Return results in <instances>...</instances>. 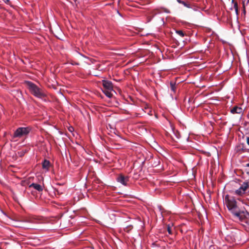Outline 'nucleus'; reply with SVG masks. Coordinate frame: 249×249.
Here are the masks:
<instances>
[{
	"label": "nucleus",
	"mask_w": 249,
	"mask_h": 249,
	"mask_svg": "<svg viewBox=\"0 0 249 249\" xmlns=\"http://www.w3.org/2000/svg\"><path fill=\"white\" fill-rule=\"evenodd\" d=\"M225 203L229 210L238 218L246 231H249V213L246 210H238L236 200L234 198H229L228 196L225 197Z\"/></svg>",
	"instance_id": "nucleus-1"
},
{
	"label": "nucleus",
	"mask_w": 249,
	"mask_h": 249,
	"mask_svg": "<svg viewBox=\"0 0 249 249\" xmlns=\"http://www.w3.org/2000/svg\"><path fill=\"white\" fill-rule=\"evenodd\" d=\"M26 83L29 91L35 97L43 99L47 96L45 91L39 88L35 84L29 81L27 82Z\"/></svg>",
	"instance_id": "nucleus-2"
},
{
	"label": "nucleus",
	"mask_w": 249,
	"mask_h": 249,
	"mask_svg": "<svg viewBox=\"0 0 249 249\" xmlns=\"http://www.w3.org/2000/svg\"><path fill=\"white\" fill-rule=\"evenodd\" d=\"M32 128L30 126L20 127L17 128L14 132L12 136V139L16 141L15 139L17 138H21L22 137H26L31 131Z\"/></svg>",
	"instance_id": "nucleus-3"
},
{
	"label": "nucleus",
	"mask_w": 249,
	"mask_h": 249,
	"mask_svg": "<svg viewBox=\"0 0 249 249\" xmlns=\"http://www.w3.org/2000/svg\"><path fill=\"white\" fill-rule=\"evenodd\" d=\"M249 188V182L245 181L240 187L234 191L233 194L238 196H242L246 194L247 189Z\"/></svg>",
	"instance_id": "nucleus-4"
},
{
	"label": "nucleus",
	"mask_w": 249,
	"mask_h": 249,
	"mask_svg": "<svg viewBox=\"0 0 249 249\" xmlns=\"http://www.w3.org/2000/svg\"><path fill=\"white\" fill-rule=\"evenodd\" d=\"M129 178L128 176H125L122 174H120L117 178V181L122 184L126 186L129 181Z\"/></svg>",
	"instance_id": "nucleus-5"
},
{
	"label": "nucleus",
	"mask_w": 249,
	"mask_h": 249,
	"mask_svg": "<svg viewBox=\"0 0 249 249\" xmlns=\"http://www.w3.org/2000/svg\"><path fill=\"white\" fill-rule=\"evenodd\" d=\"M102 84L105 89L113 90V85L111 82L103 80Z\"/></svg>",
	"instance_id": "nucleus-6"
},
{
	"label": "nucleus",
	"mask_w": 249,
	"mask_h": 249,
	"mask_svg": "<svg viewBox=\"0 0 249 249\" xmlns=\"http://www.w3.org/2000/svg\"><path fill=\"white\" fill-rule=\"evenodd\" d=\"M231 112L232 114H241L243 112V109L238 106H234L231 109Z\"/></svg>",
	"instance_id": "nucleus-7"
},
{
	"label": "nucleus",
	"mask_w": 249,
	"mask_h": 249,
	"mask_svg": "<svg viewBox=\"0 0 249 249\" xmlns=\"http://www.w3.org/2000/svg\"><path fill=\"white\" fill-rule=\"evenodd\" d=\"M30 188L33 187L35 190L38 191V192H41L43 190V187L37 183H33L30 184L29 186Z\"/></svg>",
	"instance_id": "nucleus-8"
},
{
	"label": "nucleus",
	"mask_w": 249,
	"mask_h": 249,
	"mask_svg": "<svg viewBox=\"0 0 249 249\" xmlns=\"http://www.w3.org/2000/svg\"><path fill=\"white\" fill-rule=\"evenodd\" d=\"M232 234V236H233L234 237V241L235 242H239L241 240V232L240 231H238L237 232H235V233H233L232 232L231 233Z\"/></svg>",
	"instance_id": "nucleus-9"
},
{
	"label": "nucleus",
	"mask_w": 249,
	"mask_h": 249,
	"mask_svg": "<svg viewBox=\"0 0 249 249\" xmlns=\"http://www.w3.org/2000/svg\"><path fill=\"white\" fill-rule=\"evenodd\" d=\"M42 165L43 169H46L47 171H48L50 166V162L47 160H45L43 161Z\"/></svg>",
	"instance_id": "nucleus-10"
},
{
	"label": "nucleus",
	"mask_w": 249,
	"mask_h": 249,
	"mask_svg": "<svg viewBox=\"0 0 249 249\" xmlns=\"http://www.w3.org/2000/svg\"><path fill=\"white\" fill-rule=\"evenodd\" d=\"M177 1L180 4H183L185 7H186L187 8H190V4L188 3L187 2H186L184 1L181 0H177Z\"/></svg>",
	"instance_id": "nucleus-11"
},
{
	"label": "nucleus",
	"mask_w": 249,
	"mask_h": 249,
	"mask_svg": "<svg viewBox=\"0 0 249 249\" xmlns=\"http://www.w3.org/2000/svg\"><path fill=\"white\" fill-rule=\"evenodd\" d=\"M112 90L105 89L104 92L107 96L110 98L112 96V94L111 93Z\"/></svg>",
	"instance_id": "nucleus-12"
},
{
	"label": "nucleus",
	"mask_w": 249,
	"mask_h": 249,
	"mask_svg": "<svg viewBox=\"0 0 249 249\" xmlns=\"http://www.w3.org/2000/svg\"><path fill=\"white\" fill-rule=\"evenodd\" d=\"M170 87H171V89L173 91V92H175L176 91V85H175V84L173 82H170Z\"/></svg>",
	"instance_id": "nucleus-13"
},
{
	"label": "nucleus",
	"mask_w": 249,
	"mask_h": 249,
	"mask_svg": "<svg viewBox=\"0 0 249 249\" xmlns=\"http://www.w3.org/2000/svg\"><path fill=\"white\" fill-rule=\"evenodd\" d=\"M176 33L181 37H183L184 36V33L181 30H178L176 31Z\"/></svg>",
	"instance_id": "nucleus-14"
},
{
	"label": "nucleus",
	"mask_w": 249,
	"mask_h": 249,
	"mask_svg": "<svg viewBox=\"0 0 249 249\" xmlns=\"http://www.w3.org/2000/svg\"><path fill=\"white\" fill-rule=\"evenodd\" d=\"M249 2V0H247L246 3V0L243 1V2H242L243 8H245L246 5Z\"/></svg>",
	"instance_id": "nucleus-15"
},
{
	"label": "nucleus",
	"mask_w": 249,
	"mask_h": 249,
	"mask_svg": "<svg viewBox=\"0 0 249 249\" xmlns=\"http://www.w3.org/2000/svg\"><path fill=\"white\" fill-rule=\"evenodd\" d=\"M233 7L235 10L238 9V6L237 2H234Z\"/></svg>",
	"instance_id": "nucleus-16"
},
{
	"label": "nucleus",
	"mask_w": 249,
	"mask_h": 249,
	"mask_svg": "<svg viewBox=\"0 0 249 249\" xmlns=\"http://www.w3.org/2000/svg\"><path fill=\"white\" fill-rule=\"evenodd\" d=\"M167 231L169 234H172L171 228L169 225H168L167 226Z\"/></svg>",
	"instance_id": "nucleus-17"
},
{
	"label": "nucleus",
	"mask_w": 249,
	"mask_h": 249,
	"mask_svg": "<svg viewBox=\"0 0 249 249\" xmlns=\"http://www.w3.org/2000/svg\"><path fill=\"white\" fill-rule=\"evenodd\" d=\"M245 171L246 172L247 174L249 175V169L246 168L245 170Z\"/></svg>",
	"instance_id": "nucleus-18"
},
{
	"label": "nucleus",
	"mask_w": 249,
	"mask_h": 249,
	"mask_svg": "<svg viewBox=\"0 0 249 249\" xmlns=\"http://www.w3.org/2000/svg\"><path fill=\"white\" fill-rule=\"evenodd\" d=\"M3 0V1H4L5 3H7V4H8V3H9V2H10V0Z\"/></svg>",
	"instance_id": "nucleus-19"
},
{
	"label": "nucleus",
	"mask_w": 249,
	"mask_h": 249,
	"mask_svg": "<svg viewBox=\"0 0 249 249\" xmlns=\"http://www.w3.org/2000/svg\"><path fill=\"white\" fill-rule=\"evenodd\" d=\"M247 142L248 144L249 145V137L247 138Z\"/></svg>",
	"instance_id": "nucleus-20"
},
{
	"label": "nucleus",
	"mask_w": 249,
	"mask_h": 249,
	"mask_svg": "<svg viewBox=\"0 0 249 249\" xmlns=\"http://www.w3.org/2000/svg\"><path fill=\"white\" fill-rule=\"evenodd\" d=\"M235 11L236 15H238L239 14L238 9L235 10Z\"/></svg>",
	"instance_id": "nucleus-21"
},
{
	"label": "nucleus",
	"mask_w": 249,
	"mask_h": 249,
	"mask_svg": "<svg viewBox=\"0 0 249 249\" xmlns=\"http://www.w3.org/2000/svg\"><path fill=\"white\" fill-rule=\"evenodd\" d=\"M243 13H244V14H246V9H245V8H243Z\"/></svg>",
	"instance_id": "nucleus-22"
},
{
	"label": "nucleus",
	"mask_w": 249,
	"mask_h": 249,
	"mask_svg": "<svg viewBox=\"0 0 249 249\" xmlns=\"http://www.w3.org/2000/svg\"><path fill=\"white\" fill-rule=\"evenodd\" d=\"M245 167H249V162L246 165Z\"/></svg>",
	"instance_id": "nucleus-23"
},
{
	"label": "nucleus",
	"mask_w": 249,
	"mask_h": 249,
	"mask_svg": "<svg viewBox=\"0 0 249 249\" xmlns=\"http://www.w3.org/2000/svg\"><path fill=\"white\" fill-rule=\"evenodd\" d=\"M69 131H71V128H70V129H69Z\"/></svg>",
	"instance_id": "nucleus-24"
},
{
	"label": "nucleus",
	"mask_w": 249,
	"mask_h": 249,
	"mask_svg": "<svg viewBox=\"0 0 249 249\" xmlns=\"http://www.w3.org/2000/svg\"><path fill=\"white\" fill-rule=\"evenodd\" d=\"M0 249H2L0 247Z\"/></svg>",
	"instance_id": "nucleus-25"
}]
</instances>
